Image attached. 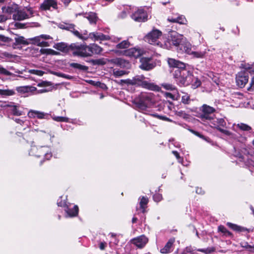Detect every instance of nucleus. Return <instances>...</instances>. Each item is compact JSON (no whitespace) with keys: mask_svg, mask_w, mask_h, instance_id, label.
<instances>
[{"mask_svg":"<svg viewBox=\"0 0 254 254\" xmlns=\"http://www.w3.org/2000/svg\"><path fill=\"white\" fill-rule=\"evenodd\" d=\"M29 72L31 74L37 75L39 76H42L44 73L43 71L35 69H31L29 71Z\"/></svg>","mask_w":254,"mask_h":254,"instance_id":"50","label":"nucleus"},{"mask_svg":"<svg viewBox=\"0 0 254 254\" xmlns=\"http://www.w3.org/2000/svg\"><path fill=\"white\" fill-rule=\"evenodd\" d=\"M115 63L118 64L122 65V64L125 62V61L121 59H116L113 60Z\"/></svg>","mask_w":254,"mask_h":254,"instance_id":"56","label":"nucleus"},{"mask_svg":"<svg viewBox=\"0 0 254 254\" xmlns=\"http://www.w3.org/2000/svg\"><path fill=\"white\" fill-rule=\"evenodd\" d=\"M16 90L18 92H20V93H24L28 92V89H27V86L17 87L16 88Z\"/></svg>","mask_w":254,"mask_h":254,"instance_id":"51","label":"nucleus"},{"mask_svg":"<svg viewBox=\"0 0 254 254\" xmlns=\"http://www.w3.org/2000/svg\"><path fill=\"white\" fill-rule=\"evenodd\" d=\"M15 94V92L13 89H0V95L2 97L13 96Z\"/></svg>","mask_w":254,"mask_h":254,"instance_id":"28","label":"nucleus"},{"mask_svg":"<svg viewBox=\"0 0 254 254\" xmlns=\"http://www.w3.org/2000/svg\"><path fill=\"white\" fill-rule=\"evenodd\" d=\"M15 45H27L29 44V42L25 39L23 36H20L18 35H16L14 38Z\"/></svg>","mask_w":254,"mask_h":254,"instance_id":"26","label":"nucleus"},{"mask_svg":"<svg viewBox=\"0 0 254 254\" xmlns=\"http://www.w3.org/2000/svg\"><path fill=\"white\" fill-rule=\"evenodd\" d=\"M32 41V43L35 45H37V46H39V44L41 42V37L40 36H36L34 38H31L30 39Z\"/></svg>","mask_w":254,"mask_h":254,"instance_id":"48","label":"nucleus"},{"mask_svg":"<svg viewBox=\"0 0 254 254\" xmlns=\"http://www.w3.org/2000/svg\"><path fill=\"white\" fill-rule=\"evenodd\" d=\"M69 66L72 68H76L81 71H86L88 69L87 66L78 63H70L69 64Z\"/></svg>","mask_w":254,"mask_h":254,"instance_id":"31","label":"nucleus"},{"mask_svg":"<svg viewBox=\"0 0 254 254\" xmlns=\"http://www.w3.org/2000/svg\"><path fill=\"white\" fill-rule=\"evenodd\" d=\"M6 106L11 108V111L12 112L13 115L15 116H20L22 115L21 112L18 110L16 106L7 105Z\"/></svg>","mask_w":254,"mask_h":254,"instance_id":"40","label":"nucleus"},{"mask_svg":"<svg viewBox=\"0 0 254 254\" xmlns=\"http://www.w3.org/2000/svg\"><path fill=\"white\" fill-rule=\"evenodd\" d=\"M27 89H28V92H30L31 93H34L35 91L37 92V88L36 87H33V86H27Z\"/></svg>","mask_w":254,"mask_h":254,"instance_id":"57","label":"nucleus"},{"mask_svg":"<svg viewBox=\"0 0 254 254\" xmlns=\"http://www.w3.org/2000/svg\"><path fill=\"white\" fill-rule=\"evenodd\" d=\"M168 21L173 23H178L181 24H184L187 22L185 17L183 15H180L176 18L168 17Z\"/></svg>","mask_w":254,"mask_h":254,"instance_id":"20","label":"nucleus"},{"mask_svg":"<svg viewBox=\"0 0 254 254\" xmlns=\"http://www.w3.org/2000/svg\"><path fill=\"white\" fill-rule=\"evenodd\" d=\"M249 90H254V76L253 77L251 80V82L250 83V86L248 88Z\"/></svg>","mask_w":254,"mask_h":254,"instance_id":"58","label":"nucleus"},{"mask_svg":"<svg viewBox=\"0 0 254 254\" xmlns=\"http://www.w3.org/2000/svg\"><path fill=\"white\" fill-rule=\"evenodd\" d=\"M107 244L105 242H101L99 244V248L101 250H104L106 247Z\"/></svg>","mask_w":254,"mask_h":254,"instance_id":"59","label":"nucleus"},{"mask_svg":"<svg viewBox=\"0 0 254 254\" xmlns=\"http://www.w3.org/2000/svg\"><path fill=\"white\" fill-rule=\"evenodd\" d=\"M54 48L62 52L71 51V49L69 48V45L68 46L65 43L62 42L55 44Z\"/></svg>","mask_w":254,"mask_h":254,"instance_id":"22","label":"nucleus"},{"mask_svg":"<svg viewBox=\"0 0 254 254\" xmlns=\"http://www.w3.org/2000/svg\"><path fill=\"white\" fill-rule=\"evenodd\" d=\"M148 202V199L147 197L142 196L139 202L140 207L142 209V212L144 213L146 207V205Z\"/></svg>","mask_w":254,"mask_h":254,"instance_id":"33","label":"nucleus"},{"mask_svg":"<svg viewBox=\"0 0 254 254\" xmlns=\"http://www.w3.org/2000/svg\"><path fill=\"white\" fill-rule=\"evenodd\" d=\"M183 36L182 35L179 34L176 32H173L169 39L172 44L175 46H179L182 45Z\"/></svg>","mask_w":254,"mask_h":254,"instance_id":"12","label":"nucleus"},{"mask_svg":"<svg viewBox=\"0 0 254 254\" xmlns=\"http://www.w3.org/2000/svg\"><path fill=\"white\" fill-rule=\"evenodd\" d=\"M42 54L52 55H58L59 53L51 49H45L41 50Z\"/></svg>","mask_w":254,"mask_h":254,"instance_id":"42","label":"nucleus"},{"mask_svg":"<svg viewBox=\"0 0 254 254\" xmlns=\"http://www.w3.org/2000/svg\"><path fill=\"white\" fill-rule=\"evenodd\" d=\"M237 127L241 130L243 131H250L252 130V127L249 125L244 123H239L237 125Z\"/></svg>","mask_w":254,"mask_h":254,"instance_id":"36","label":"nucleus"},{"mask_svg":"<svg viewBox=\"0 0 254 254\" xmlns=\"http://www.w3.org/2000/svg\"><path fill=\"white\" fill-rule=\"evenodd\" d=\"M153 103V94L146 92L141 93L133 101L135 108L142 112L145 111L147 108L152 106Z\"/></svg>","mask_w":254,"mask_h":254,"instance_id":"3","label":"nucleus"},{"mask_svg":"<svg viewBox=\"0 0 254 254\" xmlns=\"http://www.w3.org/2000/svg\"><path fill=\"white\" fill-rule=\"evenodd\" d=\"M181 49L184 50L186 53L190 55H191L192 52L191 51V46L189 43H186L184 45L182 44L181 47Z\"/></svg>","mask_w":254,"mask_h":254,"instance_id":"34","label":"nucleus"},{"mask_svg":"<svg viewBox=\"0 0 254 254\" xmlns=\"http://www.w3.org/2000/svg\"><path fill=\"white\" fill-rule=\"evenodd\" d=\"M200 110L203 113L211 115H212V114L215 111V109L214 108L206 104H203L200 108Z\"/></svg>","mask_w":254,"mask_h":254,"instance_id":"24","label":"nucleus"},{"mask_svg":"<svg viewBox=\"0 0 254 254\" xmlns=\"http://www.w3.org/2000/svg\"><path fill=\"white\" fill-rule=\"evenodd\" d=\"M9 19L8 15H6L4 13L0 14V22H4Z\"/></svg>","mask_w":254,"mask_h":254,"instance_id":"52","label":"nucleus"},{"mask_svg":"<svg viewBox=\"0 0 254 254\" xmlns=\"http://www.w3.org/2000/svg\"><path fill=\"white\" fill-rule=\"evenodd\" d=\"M237 85L241 87H244L249 81V74L247 71L239 72L236 77Z\"/></svg>","mask_w":254,"mask_h":254,"instance_id":"7","label":"nucleus"},{"mask_svg":"<svg viewBox=\"0 0 254 254\" xmlns=\"http://www.w3.org/2000/svg\"><path fill=\"white\" fill-rule=\"evenodd\" d=\"M74 27L75 25L73 24H62L60 26L61 28L70 31L74 36L80 37L79 32L75 30Z\"/></svg>","mask_w":254,"mask_h":254,"instance_id":"18","label":"nucleus"},{"mask_svg":"<svg viewBox=\"0 0 254 254\" xmlns=\"http://www.w3.org/2000/svg\"><path fill=\"white\" fill-rule=\"evenodd\" d=\"M90 56L94 54H100L102 52V48L95 44L89 45Z\"/></svg>","mask_w":254,"mask_h":254,"instance_id":"21","label":"nucleus"},{"mask_svg":"<svg viewBox=\"0 0 254 254\" xmlns=\"http://www.w3.org/2000/svg\"><path fill=\"white\" fill-rule=\"evenodd\" d=\"M16 9V6L3 7L2 8V11L3 13H4L6 15H8L9 18H10V15L11 14H13L15 12Z\"/></svg>","mask_w":254,"mask_h":254,"instance_id":"23","label":"nucleus"},{"mask_svg":"<svg viewBox=\"0 0 254 254\" xmlns=\"http://www.w3.org/2000/svg\"><path fill=\"white\" fill-rule=\"evenodd\" d=\"M144 54L143 50L136 48H130L125 51L126 56L135 58H137Z\"/></svg>","mask_w":254,"mask_h":254,"instance_id":"11","label":"nucleus"},{"mask_svg":"<svg viewBox=\"0 0 254 254\" xmlns=\"http://www.w3.org/2000/svg\"><path fill=\"white\" fill-rule=\"evenodd\" d=\"M172 153L176 156V157L178 159L179 162L182 163V159L181 158L179 153L177 151H173Z\"/></svg>","mask_w":254,"mask_h":254,"instance_id":"55","label":"nucleus"},{"mask_svg":"<svg viewBox=\"0 0 254 254\" xmlns=\"http://www.w3.org/2000/svg\"><path fill=\"white\" fill-rule=\"evenodd\" d=\"M162 33L158 30H153L144 37L146 42L152 45H159L158 39L161 36Z\"/></svg>","mask_w":254,"mask_h":254,"instance_id":"6","label":"nucleus"},{"mask_svg":"<svg viewBox=\"0 0 254 254\" xmlns=\"http://www.w3.org/2000/svg\"><path fill=\"white\" fill-rule=\"evenodd\" d=\"M130 43L128 40L123 41L116 45V48L119 49H125L129 47Z\"/></svg>","mask_w":254,"mask_h":254,"instance_id":"35","label":"nucleus"},{"mask_svg":"<svg viewBox=\"0 0 254 254\" xmlns=\"http://www.w3.org/2000/svg\"><path fill=\"white\" fill-rule=\"evenodd\" d=\"M206 51L192 52L191 55L196 58H203L206 54Z\"/></svg>","mask_w":254,"mask_h":254,"instance_id":"38","label":"nucleus"},{"mask_svg":"<svg viewBox=\"0 0 254 254\" xmlns=\"http://www.w3.org/2000/svg\"><path fill=\"white\" fill-rule=\"evenodd\" d=\"M96 63L98 64L103 65L105 64V62L103 60H97L96 61Z\"/></svg>","mask_w":254,"mask_h":254,"instance_id":"64","label":"nucleus"},{"mask_svg":"<svg viewBox=\"0 0 254 254\" xmlns=\"http://www.w3.org/2000/svg\"><path fill=\"white\" fill-rule=\"evenodd\" d=\"M65 211L67 215L70 217L75 216L77 215L78 212V207L77 205H74L73 208H67Z\"/></svg>","mask_w":254,"mask_h":254,"instance_id":"27","label":"nucleus"},{"mask_svg":"<svg viewBox=\"0 0 254 254\" xmlns=\"http://www.w3.org/2000/svg\"><path fill=\"white\" fill-rule=\"evenodd\" d=\"M241 246L251 253H254V245H250L247 242H242L240 243Z\"/></svg>","mask_w":254,"mask_h":254,"instance_id":"32","label":"nucleus"},{"mask_svg":"<svg viewBox=\"0 0 254 254\" xmlns=\"http://www.w3.org/2000/svg\"><path fill=\"white\" fill-rule=\"evenodd\" d=\"M40 36L41 37V39L44 40L52 39L51 37L48 35H41Z\"/></svg>","mask_w":254,"mask_h":254,"instance_id":"62","label":"nucleus"},{"mask_svg":"<svg viewBox=\"0 0 254 254\" xmlns=\"http://www.w3.org/2000/svg\"><path fill=\"white\" fill-rule=\"evenodd\" d=\"M0 74L4 75H13L14 74L8 71L5 68L0 65Z\"/></svg>","mask_w":254,"mask_h":254,"instance_id":"44","label":"nucleus"},{"mask_svg":"<svg viewBox=\"0 0 254 254\" xmlns=\"http://www.w3.org/2000/svg\"><path fill=\"white\" fill-rule=\"evenodd\" d=\"M145 77L143 75H136L132 79H121L116 80L115 82L122 86L124 85L140 86L144 88L152 90L159 91L160 88L153 83L144 80Z\"/></svg>","mask_w":254,"mask_h":254,"instance_id":"2","label":"nucleus"},{"mask_svg":"<svg viewBox=\"0 0 254 254\" xmlns=\"http://www.w3.org/2000/svg\"><path fill=\"white\" fill-rule=\"evenodd\" d=\"M227 225L233 230L237 232H243L245 231H248V230L244 227H241L240 226L230 222L227 223Z\"/></svg>","mask_w":254,"mask_h":254,"instance_id":"30","label":"nucleus"},{"mask_svg":"<svg viewBox=\"0 0 254 254\" xmlns=\"http://www.w3.org/2000/svg\"><path fill=\"white\" fill-rule=\"evenodd\" d=\"M131 243L138 248L144 247L148 242V239L144 235L137 237L131 240Z\"/></svg>","mask_w":254,"mask_h":254,"instance_id":"9","label":"nucleus"},{"mask_svg":"<svg viewBox=\"0 0 254 254\" xmlns=\"http://www.w3.org/2000/svg\"><path fill=\"white\" fill-rule=\"evenodd\" d=\"M140 64L139 67L145 70H149L155 66V64L152 62V58L142 57L140 60Z\"/></svg>","mask_w":254,"mask_h":254,"instance_id":"8","label":"nucleus"},{"mask_svg":"<svg viewBox=\"0 0 254 254\" xmlns=\"http://www.w3.org/2000/svg\"><path fill=\"white\" fill-rule=\"evenodd\" d=\"M211 124H212L216 128L217 127H220V126L224 127L226 125L225 120L222 118L217 119L216 120L214 119Z\"/></svg>","mask_w":254,"mask_h":254,"instance_id":"29","label":"nucleus"},{"mask_svg":"<svg viewBox=\"0 0 254 254\" xmlns=\"http://www.w3.org/2000/svg\"><path fill=\"white\" fill-rule=\"evenodd\" d=\"M127 72L124 70H116L114 69L113 75L116 77L122 76L125 74H127Z\"/></svg>","mask_w":254,"mask_h":254,"instance_id":"37","label":"nucleus"},{"mask_svg":"<svg viewBox=\"0 0 254 254\" xmlns=\"http://www.w3.org/2000/svg\"><path fill=\"white\" fill-rule=\"evenodd\" d=\"M190 101V97L187 93H184L182 97V102L185 104H189Z\"/></svg>","mask_w":254,"mask_h":254,"instance_id":"45","label":"nucleus"},{"mask_svg":"<svg viewBox=\"0 0 254 254\" xmlns=\"http://www.w3.org/2000/svg\"><path fill=\"white\" fill-rule=\"evenodd\" d=\"M152 116H154V117H157V118H158L159 119H162V120H165V121L169 120V119L167 117H163V116H161L158 115L157 114H153Z\"/></svg>","mask_w":254,"mask_h":254,"instance_id":"60","label":"nucleus"},{"mask_svg":"<svg viewBox=\"0 0 254 254\" xmlns=\"http://www.w3.org/2000/svg\"><path fill=\"white\" fill-rule=\"evenodd\" d=\"M28 117L30 118H37L39 119H48L49 115L44 112L31 110L28 113Z\"/></svg>","mask_w":254,"mask_h":254,"instance_id":"14","label":"nucleus"},{"mask_svg":"<svg viewBox=\"0 0 254 254\" xmlns=\"http://www.w3.org/2000/svg\"><path fill=\"white\" fill-rule=\"evenodd\" d=\"M199 251L205 253V254H210L214 251V249L213 248H209L207 249L199 250Z\"/></svg>","mask_w":254,"mask_h":254,"instance_id":"53","label":"nucleus"},{"mask_svg":"<svg viewBox=\"0 0 254 254\" xmlns=\"http://www.w3.org/2000/svg\"><path fill=\"white\" fill-rule=\"evenodd\" d=\"M37 154H41V156L49 160L52 157V153L50 148L48 146H40L38 147V152Z\"/></svg>","mask_w":254,"mask_h":254,"instance_id":"15","label":"nucleus"},{"mask_svg":"<svg viewBox=\"0 0 254 254\" xmlns=\"http://www.w3.org/2000/svg\"><path fill=\"white\" fill-rule=\"evenodd\" d=\"M89 37L92 40L96 41H105L109 40V37L108 36L104 35L101 33L92 32L89 34Z\"/></svg>","mask_w":254,"mask_h":254,"instance_id":"16","label":"nucleus"},{"mask_svg":"<svg viewBox=\"0 0 254 254\" xmlns=\"http://www.w3.org/2000/svg\"><path fill=\"white\" fill-rule=\"evenodd\" d=\"M19 9L17 7L15 12L13 14L12 17L14 20L21 21L29 18L32 15L33 12L30 8Z\"/></svg>","mask_w":254,"mask_h":254,"instance_id":"5","label":"nucleus"},{"mask_svg":"<svg viewBox=\"0 0 254 254\" xmlns=\"http://www.w3.org/2000/svg\"><path fill=\"white\" fill-rule=\"evenodd\" d=\"M202 121H209L211 123L214 119V115L211 114H207L205 113H200L197 116Z\"/></svg>","mask_w":254,"mask_h":254,"instance_id":"25","label":"nucleus"},{"mask_svg":"<svg viewBox=\"0 0 254 254\" xmlns=\"http://www.w3.org/2000/svg\"><path fill=\"white\" fill-rule=\"evenodd\" d=\"M162 198V195L160 194L157 193L153 195V199L156 202L160 201Z\"/></svg>","mask_w":254,"mask_h":254,"instance_id":"54","label":"nucleus"},{"mask_svg":"<svg viewBox=\"0 0 254 254\" xmlns=\"http://www.w3.org/2000/svg\"><path fill=\"white\" fill-rule=\"evenodd\" d=\"M39 46L41 47H47L49 46L48 43L47 42L45 41H41L40 44Z\"/></svg>","mask_w":254,"mask_h":254,"instance_id":"63","label":"nucleus"},{"mask_svg":"<svg viewBox=\"0 0 254 254\" xmlns=\"http://www.w3.org/2000/svg\"><path fill=\"white\" fill-rule=\"evenodd\" d=\"M218 230L226 236H231V233L224 226L220 225L218 227Z\"/></svg>","mask_w":254,"mask_h":254,"instance_id":"43","label":"nucleus"},{"mask_svg":"<svg viewBox=\"0 0 254 254\" xmlns=\"http://www.w3.org/2000/svg\"><path fill=\"white\" fill-rule=\"evenodd\" d=\"M38 152V147L36 146L31 147L29 151V154L31 156H35L38 157H41V154H37Z\"/></svg>","mask_w":254,"mask_h":254,"instance_id":"39","label":"nucleus"},{"mask_svg":"<svg viewBox=\"0 0 254 254\" xmlns=\"http://www.w3.org/2000/svg\"><path fill=\"white\" fill-rule=\"evenodd\" d=\"M79 35L80 37L79 36H76L77 37H78V38H79L80 39H81L82 40H87L88 38H90L89 37V35H88L87 34V31L86 30H85L82 33H79Z\"/></svg>","mask_w":254,"mask_h":254,"instance_id":"46","label":"nucleus"},{"mask_svg":"<svg viewBox=\"0 0 254 254\" xmlns=\"http://www.w3.org/2000/svg\"><path fill=\"white\" fill-rule=\"evenodd\" d=\"M52 119L56 121L59 122H68L69 119L67 117H60V116H53Z\"/></svg>","mask_w":254,"mask_h":254,"instance_id":"41","label":"nucleus"},{"mask_svg":"<svg viewBox=\"0 0 254 254\" xmlns=\"http://www.w3.org/2000/svg\"><path fill=\"white\" fill-rule=\"evenodd\" d=\"M162 87L166 90H169L171 91L176 90L175 86L171 84L164 83L162 84Z\"/></svg>","mask_w":254,"mask_h":254,"instance_id":"49","label":"nucleus"},{"mask_svg":"<svg viewBox=\"0 0 254 254\" xmlns=\"http://www.w3.org/2000/svg\"><path fill=\"white\" fill-rule=\"evenodd\" d=\"M84 18L87 19L90 24H96L98 17L96 14L93 12H90L83 14Z\"/></svg>","mask_w":254,"mask_h":254,"instance_id":"19","label":"nucleus"},{"mask_svg":"<svg viewBox=\"0 0 254 254\" xmlns=\"http://www.w3.org/2000/svg\"><path fill=\"white\" fill-rule=\"evenodd\" d=\"M217 129L218 130H219L220 132L224 133V134H225L226 135L229 136L231 137H233V135H234L233 134L232 132H231L230 131H229V130L224 129L220 127H217Z\"/></svg>","mask_w":254,"mask_h":254,"instance_id":"47","label":"nucleus"},{"mask_svg":"<svg viewBox=\"0 0 254 254\" xmlns=\"http://www.w3.org/2000/svg\"><path fill=\"white\" fill-rule=\"evenodd\" d=\"M168 63L170 66L176 68L173 75L178 82L184 85H189L190 83L192 75L191 73L186 68L185 64L172 58L168 59Z\"/></svg>","mask_w":254,"mask_h":254,"instance_id":"1","label":"nucleus"},{"mask_svg":"<svg viewBox=\"0 0 254 254\" xmlns=\"http://www.w3.org/2000/svg\"><path fill=\"white\" fill-rule=\"evenodd\" d=\"M24 24H22L19 22H16L15 23V26L17 28H23L24 27Z\"/></svg>","mask_w":254,"mask_h":254,"instance_id":"61","label":"nucleus"},{"mask_svg":"<svg viewBox=\"0 0 254 254\" xmlns=\"http://www.w3.org/2000/svg\"><path fill=\"white\" fill-rule=\"evenodd\" d=\"M51 7L55 9L58 8V4L56 0H45L40 6L41 9L44 10H49Z\"/></svg>","mask_w":254,"mask_h":254,"instance_id":"13","label":"nucleus"},{"mask_svg":"<svg viewBox=\"0 0 254 254\" xmlns=\"http://www.w3.org/2000/svg\"><path fill=\"white\" fill-rule=\"evenodd\" d=\"M131 17L136 22H142L147 20V14L144 10L139 9L132 14Z\"/></svg>","mask_w":254,"mask_h":254,"instance_id":"10","label":"nucleus"},{"mask_svg":"<svg viewBox=\"0 0 254 254\" xmlns=\"http://www.w3.org/2000/svg\"><path fill=\"white\" fill-rule=\"evenodd\" d=\"M175 239L171 238L166 244L164 248L160 250V252L162 254H168L173 251V246L175 242Z\"/></svg>","mask_w":254,"mask_h":254,"instance_id":"17","label":"nucleus"},{"mask_svg":"<svg viewBox=\"0 0 254 254\" xmlns=\"http://www.w3.org/2000/svg\"><path fill=\"white\" fill-rule=\"evenodd\" d=\"M69 48L71 49L74 56L82 57H91L89 45L72 43L69 45Z\"/></svg>","mask_w":254,"mask_h":254,"instance_id":"4","label":"nucleus"}]
</instances>
